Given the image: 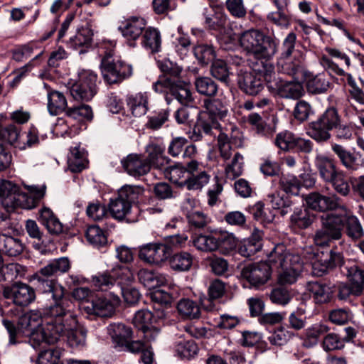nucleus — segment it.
Listing matches in <instances>:
<instances>
[{"label":"nucleus","instance_id":"obj_1","mask_svg":"<svg viewBox=\"0 0 364 364\" xmlns=\"http://www.w3.org/2000/svg\"><path fill=\"white\" fill-rule=\"evenodd\" d=\"M43 318L41 314L37 311H31L22 315L18 321V326L7 319H4L2 323L9 335V343L15 345L21 336L29 338V343L36 349L41 344L49 345L58 342L59 333L62 332L61 326H55V317L45 314Z\"/></svg>","mask_w":364,"mask_h":364},{"label":"nucleus","instance_id":"obj_2","mask_svg":"<svg viewBox=\"0 0 364 364\" xmlns=\"http://www.w3.org/2000/svg\"><path fill=\"white\" fill-rule=\"evenodd\" d=\"M321 228L314 235V243L318 246H328L335 240L341 239L343 230L353 240L360 239L364 231L358 218L345 205H341L336 213L323 214L321 218Z\"/></svg>","mask_w":364,"mask_h":364},{"label":"nucleus","instance_id":"obj_3","mask_svg":"<svg viewBox=\"0 0 364 364\" xmlns=\"http://www.w3.org/2000/svg\"><path fill=\"white\" fill-rule=\"evenodd\" d=\"M203 111L198 113L197 122L189 137L192 141L202 139L203 134H211L213 128H218L219 120H223L228 114L227 102L220 98H207L203 100Z\"/></svg>","mask_w":364,"mask_h":364},{"label":"nucleus","instance_id":"obj_4","mask_svg":"<svg viewBox=\"0 0 364 364\" xmlns=\"http://www.w3.org/2000/svg\"><path fill=\"white\" fill-rule=\"evenodd\" d=\"M239 41L242 49L255 58V61L250 63L252 70L254 64L269 61L277 52L278 43L276 39L257 29L244 31Z\"/></svg>","mask_w":364,"mask_h":364},{"label":"nucleus","instance_id":"obj_5","mask_svg":"<svg viewBox=\"0 0 364 364\" xmlns=\"http://www.w3.org/2000/svg\"><path fill=\"white\" fill-rule=\"evenodd\" d=\"M253 70L263 76L269 90L285 99L298 100L304 94L302 85L298 82L284 81L277 77L274 66L270 61L253 65Z\"/></svg>","mask_w":364,"mask_h":364},{"label":"nucleus","instance_id":"obj_6","mask_svg":"<svg viewBox=\"0 0 364 364\" xmlns=\"http://www.w3.org/2000/svg\"><path fill=\"white\" fill-rule=\"evenodd\" d=\"M268 262L275 267H280L279 282L282 284L295 283L302 269V262L299 255L286 251L283 244H277L268 254Z\"/></svg>","mask_w":364,"mask_h":364},{"label":"nucleus","instance_id":"obj_7","mask_svg":"<svg viewBox=\"0 0 364 364\" xmlns=\"http://www.w3.org/2000/svg\"><path fill=\"white\" fill-rule=\"evenodd\" d=\"M143 192V189L136 186L126 185L122 187L117 196L111 199L109 203V211L114 219L127 223H134L138 220V210L133 209L134 203Z\"/></svg>","mask_w":364,"mask_h":364},{"label":"nucleus","instance_id":"obj_8","mask_svg":"<svg viewBox=\"0 0 364 364\" xmlns=\"http://www.w3.org/2000/svg\"><path fill=\"white\" fill-rule=\"evenodd\" d=\"M33 281L40 291L50 294L54 301L53 305L45 309V314L59 318L60 315L68 314L70 324H73L74 321L70 314V307H72L73 304L69 299L65 297V288L55 280L48 278H34L33 275Z\"/></svg>","mask_w":364,"mask_h":364},{"label":"nucleus","instance_id":"obj_9","mask_svg":"<svg viewBox=\"0 0 364 364\" xmlns=\"http://www.w3.org/2000/svg\"><path fill=\"white\" fill-rule=\"evenodd\" d=\"M218 146L220 156L224 161L230 160L232 157L225 168L226 177L233 180L240 176L243 172L244 156L238 151H235L232 146L242 147V139L236 137L230 139L226 134L221 132L218 136Z\"/></svg>","mask_w":364,"mask_h":364},{"label":"nucleus","instance_id":"obj_10","mask_svg":"<svg viewBox=\"0 0 364 364\" xmlns=\"http://www.w3.org/2000/svg\"><path fill=\"white\" fill-rule=\"evenodd\" d=\"M341 122V116L337 109L329 107L315 121L309 124L306 134L318 143L328 141L331 134L330 131L335 129Z\"/></svg>","mask_w":364,"mask_h":364},{"label":"nucleus","instance_id":"obj_11","mask_svg":"<svg viewBox=\"0 0 364 364\" xmlns=\"http://www.w3.org/2000/svg\"><path fill=\"white\" fill-rule=\"evenodd\" d=\"M133 280V275L128 267L117 266L110 270L98 273L92 277V283L97 291H109L127 285Z\"/></svg>","mask_w":364,"mask_h":364},{"label":"nucleus","instance_id":"obj_12","mask_svg":"<svg viewBox=\"0 0 364 364\" xmlns=\"http://www.w3.org/2000/svg\"><path fill=\"white\" fill-rule=\"evenodd\" d=\"M101 71L105 80L109 84H114L129 77L133 73V68L130 64L114 59L112 53L109 52L102 58Z\"/></svg>","mask_w":364,"mask_h":364},{"label":"nucleus","instance_id":"obj_13","mask_svg":"<svg viewBox=\"0 0 364 364\" xmlns=\"http://www.w3.org/2000/svg\"><path fill=\"white\" fill-rule=\"evenodd\" d=\"M153 89L156 92H169L182 105H186L193 101L191 92L181 79L161 78L154 83Z\"/></svg>","mask_w":364,"mask_h":364},{"label":"nucleus","instance_id":"obj_14","mask_svg":"<svg viewBox=\"0 0 364 364\" xmlns=\"http://www.w3.org/2000/svg\"><path fill=\"white\" fill-rule=\"evenodd\" d=\"M79 78L71 87L70 94L76 100L88 101L97 92V74L90 70H83L79 73Z\"/></svg>","mask_w":364,"mask_h":364},{"label":"nucleus","instance_id":"obj_15","mask_svg":"<svg viewBox=\"0 0 364 364\" xmlns=\"http://www.w3.org/2000/svg\"><path fill=\"white\" fill-rule=\"evenodd\" d=\"M70 314L74 321L73 324H70L68 314L60 315L59 318L55 317V326H61L63 331L59 334L58 341L60 338L66 336L69 345L72 347L83 346L86 342V333L82 330L77 329V320L76 315L72 311V307H70Z\"/></svg>","mask_w":364,"mask_h":364},{"label":"nucleus","instance_id":"obj_16","mask_svg":"<svg viewBox=\"0 0 364 364\" xmlns=\"http://www.w3.org/2000/svg\"><path fill=\"white\" fill-rule=\"evenodd\" d=\"M109 297H99L91 302H87L83 306L84 311L90 316L97 317H110L114 311L115 308L119 305L120 299L114 291H110Z\"/></svg>","mask_w":364,"mask_h":364},{"label":"nucleus","instance_id":"obj_17","mask_svg":"<svg viewBox=\"0 0 364 364\" xmlns=\"http://www.w3.org/2000/svg\"><path fill=\"white\" fill-rule=\"evenodd\" d=\"M271 264L257 262L245 266L241 272L242 277L247 280L252 286L259 287L270 279L272 267Z\"/></svg>","mask_w":364,"mask_h":364},{"label":"nucleus","instance_id":"obj_18","mask_svg":"<svg viewBox=\"0 0 364 364\" xmlns=\"http://www.w3.org/2000/svg\"><path fill=\"white\" fill-rule=\"evenodd\" d=\"M169 256V248L163 243H148L139 248V258L148 264L161 265Z\"/></svg>","mask_w":364,"mask_h":364},{"label":"nucleus","instance_id":"obj_19","mask_svg":"<svg viewBox=\"0 0 364 364\" xmlns=\"http://www.w3.org/2000/svg\"><path fill=\"white\" fill-rule=\"evenodd\" d=\"M3 294L5 298L11 299L16 305L20 306H28L36 299L33 289L21 282H17L11 287H5Z\"/></svg>","mask_w":364,"mask_h":364},{"label":"nucleus","instance_id":"obj_20","mask_svg":"<svg viewBox=\"0 0 364 364\" xmlns=\"http://www.w3.org/2000/svg\"><path fill=\"white\" fill-rule=\"evenodd\" d=\"M25 188L28 190V193L19 191L14 205V209L16 208L28 210L33 209L37 206L46 194V185L40 186L25 185Z\"/></svg>","mask_w":364,"mask_h":364},{"label":"nucleus","instance_id":"obj_21","mask_svg":"<svg viewBox=\"0 0 364 364\" xmlns=\"http://www.w3.org/2000/svg\"><path fill=\"white\" fill-rule=\"evenodd\" d=\"M340 200L336 195L326 196L318 192L311 193L306 198V203L310 208L321 212L339 209L342 205Z\"/></svg>","mask_w":364,"mask_h":364},{"label":"nucleus","instance_id":"obj_22","mask_svg":"<svg viewBox=\"0 0 364 364\" xmlns=\"http://www.w3.org/2000/svg\"><path fill=\"white\" fill-rule=\"evenodd\" d=\"M341 267L342 272L347 277L350 285L353 287L355 296L360 295L364 287V267L353 262H343Z\"/></svg>","mask_w":364,"mask_h":364},{"label":"nucleus","instance_id":"obj_23","mask_svg":"<svg viewBox=\"0 0 364 364\" xmlns=\"http://www.w3.org/2000/svg\"><path fill=\"white\" fill-rule=\"evenodd\" d=\"M121 164L124 171L134 177L144 176L151 169L145 157L136 154H129L121 160Z\"/></svg>","mask_w":364,"mask_h":364},{"label":"nucleus","instance_id":"obj_24","mask_svg":"<svg viewBox=\"0 0 364 364\" xmlns=\"http://www.w3.org/2000/svg\"><path fill=\"white\" fill-rule=\"evenodd\" d=\"M146 21L144 18L132 16L121 22L118 30L127 41H136L146 28Z\"/></svg>","mask_w":364,"mask_h":364},{"label":"nucleus","instance_id":"obj_25","mask_svg":"<svg viewBox=\"0 0 364 364\" xmlns=\"http://www.w3.org/2000/svg\"><path fill=\"white\" fill-rule=\"evenodd\" d=\"M261 75L252 70L251 72H245L238 80L240 88L249 95H257L263 89V80L260 78Z\"/></svg>","mask_w":364,"mask_h":364},{"label":"nucleus","instance_id":"obj_26","mask_svg":"<svg viewBox=\"0 0 364 364\" xmlns=\"http://www.w3.org/2000/svg\"><path fill=\"white\" fill-rule=\"evenodd\" d=\"M88 164L87 154L80 144H75L70 146L68 155V166L69 170L73 173L80 172L85 169Z\"/></svg>","mask_w":364,"mask_h":364},{"label":"nucleus","instance_id":"obj_27","mask_svg":"<svg viewBox=\"0 0 364 364\" xmlns=\"http://www.w3.org/2000/svg\"><path fill=\"white\" fill-rule=\"evenodd\" d=\"M262 232L255 228L251 236L244 240L239 246L238 252L244 257H250L259 252L262 247Z\"/></svg>","mask_w":364,"mask_h":364},{"label":"nucleus","instance_id":"obj_28","mask_svg":"<svg viewBox=\"0 0 364 364\" xmlns=\"http://www.w3.org/2000/svg\"><path fill=\"white\" fill-rule=\"evenodd\" d=\"M314 164L321 178L326 182L333 180L340 172L337 171L333 161L323 154H318L315 157Z\"/></svg>","mask_w":364,"mask_h":364},{"label":"nucleus","instance_id":"obj_29","mask_svg":"<svg viewBox=\"0 0 364 364\" xmlns=\"http://www.w3.org/2000/svg\"><path fill=\"white\" fill-rule=\"evenodd\" d=\"M70 267V261L67 257H60L49 262L34 274V278L39 277L47 278L59 273H65Z\"/></svg>","mask_w":364,"mask_h":364},{"label":"nucleus","instance_id":"obj_30","mask_svg":"<svg viewBox=\"0 0 364 364\" xmlns=\"http://www.w3.org/2000/svg\"><path fill=\"white\" fill-rule=\"evenodd\" d=\"M138 279L145 287L151 289L168 284V279L166 274H160L146 269H140Z\"/></svg>","mask_w":364,"mask_h":364},{"label":"nucleus","instance_id":"obj_31","mask_svg":"<svg viewBox=\"0 0 364 364\" xmlns=\"http://www.w3.org/2000/svg\"><path fill=\"white\" fill-rule=\"evenodd\" d=\"M165 147L162 144L151 143L146 147L147 162L151 166L161 168L164 164H168L170 159L164 155Z\"/></svg>","mask_w":364,"mask_h":364},{"label":"nucleus","instance_id":"obj_32","mask_svg":"<svg viewBox=\"0 0 364 364\" xmlns=\"http://www.w3.org/2000/svg\"><path fill=\"white\" fill-rule=\"evenodd\" d=\"M149 96L147 92L130 95L127 98V106L133 116L139 117L148 111Z\"/></svg>","mask_w":364,"mask_h":364},{"label":"nucleus","instance_id":"obj_33","mask_svg":"<svg viewBox=\"0 0 364 364\" xmlns=\"http://www.w3.org/2000/svg\"><path fill=\"white\" fill-rule=\"evenodd\" d=\"M19 191V187L11 181L0 182V199L2 205L8 210H14V205Z\"/></svg>","mask_w":364,"mask_h":364},{"label":"nucleus","instance_id":"obj_34","mask_svg":"<svg viewBox=\"0 0 364 364\" xmlns=\"http://www.w3.org/2000/svg\"><path fill=\"white\" fill-rule=\"evenodd\" d=\"M92 36V31L89 28L82 27L75 36L70 38L67 45L69 48L78 50L79 53H82L85 48L90 45Z\"/></svg>","mask_w":364,"mask_h":364},{"label":"nucleus","instance_id":"obj_35","mask_svg":"<svg viewBox=\"0 0 364 364\" xmlns=\"http://www.w3.org/2000/svg\"><path fill=\"white\" fill-rule=\"evenodd\" d=\"M24 249L22 241L12 236L0 235V251L9 257L20 255Z\"/></svg>","mask_w":364,"mask_h":364},{"label":"nucleus","instance_id":"obj_36","mask_svg":"<svg viewBox=\"0 0 364 364\" xmlns=\"http://www.w3.org/2000/svg\"><path fill=\"white\" fill-rule=\"evenodd\" d=\"M150 298L154 303V310L158 318H164V308L170 305L173 299L172 295L164 290L156 289L150 293Z\"/></svg>","mask_w":364,"mask_h":364},{"label":"nucleus","instance_id":"obj_37","mask_svg":"<svg viewBox=\"0 0 364 364\" xmlns=\"http://www.w3.org/2000/svg\"><path fill=\"white\" fill-rule=\"evenodd\" d=\"M47 100V108L50 114L58 115L64 111L66 112L68 102L63 93L56 90L48 91Z\"/></svg>","mask_w":364,"mask_h":364},{"label":"nucleus","instance_id":"obj_38","mask_svg":"<svg viewBox=\"0 0 364 364\" xmlns=\"http://www.w3.org/2000/svg\"><path fill=\"white\" fill-rule=\"evenodd\" d=\"M141 44L151 53H158L161 48V36L160 31L154 27L145 28L142 36Z\"/></svg>","mask_w":364,"mask_h":364},{"label":"nucleus","instance_id":"obj_39","mask_svg":"<svg viewBox=\"0 0 364 364\" xmlns=\"http://www.w3.org/2000/svg\"><path fill=\"white\" fill-rule=\"evenodd\" d=\"M193 245L200 252H213L218 250L217 237L212 234H198L192 237Z\"/></svg>","mask_w":364,"mask_h":364},{"label":"nucleus","instance_id":"obj_40","mask_svg":"<svg viewBox=\"0 0 364 364\" xmlns=\"http://www.w3.org/2000/svg\"><path fill=\"white\" fill-rule=\"evenodd\" d=\"M39 220L50 234L58 235L63 232V224L50 208H43L40 210Z\"/></svg>","mask_w":364,"mask_h":364},{"label":"nucleus","instance_id":"obj_41","mask_svg":"<svg viewBox=\"0 0 364 364\" xmlns=\"http://www.w3.org/2000/svg\"><path fill=\"white\" fill-rule=\"evenodd\" d=\"M171 269L175 272H182L188 271L193 261L191 254L188 252H180L168 257Z\"/></svg>","mask_w":364,"mask_h":364},{"label":"nucleus","instance_id":"obj_42","mask_svg":"<svg viewBox=\"0 0 364 364\" xmlns=\"http://www.w3.org/2000/svg\"><path fill=\"white\" fill-rule=\"evenodd\" d=\"M179 315L186 319H196L200 316L199 305L190 299H181L177 304Z\"/></svg>","mask_w":364,"mask_h":364},{"label":"nucleus","instance_id":"obj_43","mask_svg":"<svg viewBox=\"0 0 364 364\" xmlns=\"http://www.w3.org/2000/svg\"><path fill=\"white\" fill-rule=\"evenodd\" d=\"M307 288L316 303L324 304L331 300V290L326 284L317 282H310L308 283Z\"/></svg>","mask_w":364,"mask_h":364},{"label":"nucleus","instance_id":"obj_44","mask_svg":"<svg viewBox=\"0 0 364 364\" xmlns=\"http://www.w3.org/2000/svg\"><path fill=\"white\" fill-rule=\"evenodd\" d=\"M330 86V82L323 74L310 75L306 80L307 90L312 94L325 93Z\"/></svg>","mask_w":364,"mask_h":364},{"label":"nucleus","instance_id":"obj_45","mask_svg":"<svg viewBox=\"0 0 364 364\" xmlns=\"http://www.w3.org/2000/svg\"><path fill=\"white\" fill-rule=\"evenodd\" d=\"M65 114L68 119L76 120L78 122L91 121L93 118L91 107L85 104L67 109Z\"/></svg>","mask_w":364,"mask_h":364},{"label":"nucleus","instance_id":"obj_46","mask_svg":"<svg viewBox=\"0 0 364 364\" xmlns=\"http://www.w3.org/2000/svg\"><path fill=\"white\" fill-rule=\"evenodd\" d=\"M331 149L337 155L342 164L346 168L350 170L358 168L356 157L350 151H347L342 145L332 143Z\"/></svg>","mask_w":364,"mask_h":364},{"label":"nucleus","instance_id":"obj_47","mask_svg":"<svg viewBox=\"0 0 364 364\" xmlns=\"http://www.w3.org/2000/svg\"><path fill=\"white\" fill-rule=\"evenodd\" d=\"M170 109L166 107L154 111L147 117L146 127L152 130L160 129L168 119Z\"/></svg>","mask_w":364,"mask_h":364},{"label":"nucleus","instance_id":"obj_48","mask_svg":"<svg viewBox=\"0 0 364 364\" xmlns=\"http://www.w3.org/2000/svg\"><path fill=\"white\" fill-rule=\"evenodd\" d=\"M218 250L223 255L231 253L237 247L238 240L232 232H223L217 237Z\"/></svg>","mask_w":364,"mask_h":364},{"label":"nucleus","instance_id":"obj_49","mask_svg":"<svg viewBox=\"0 0 364 364\" xmlns=\"http://www.w3.org/2000/svg\"><path fill=\"white\" fill-rule=\"evenodd\" d=\"M195 87L198 93L204 96H215L218 92V85L208 77H198L196 78Z\"/></svg>","mask_w":364,"mask_h":364},{"label":"nucleus","instance_id":"obj_50","mask_svg":"<svg viewBox=\"0 0 364 364\" xmlns=\"http://www.w3.org/2000/svg\"><path fill=\"white\" fill-rule=\"evenodd\" d=\"M316 259L323 265L326 266L328 271L334 269L337 265H343V257L339 252L333 250L321 252L316 255Z\"/></svg>","mask_w":364,"mask_h":364},{"label":"nucleus","instance_id":"obj_51","mask_svg":"<svg viewBox=\"0 0 364 364\" xmlns=\"http://www.w3.org/2000/svg\"><path fill=\"white\" fill-rule=\"evenodd\" d=\"M320 63L323 68L329 72L333 73L338 76H345L347 77L348 82L351 87H356V83L351 74L345 72L338 65L331 60L327 56L323 55L320 58Z\"/></svg>","mask_w":364,"mask_h":364},{"label":"nucleus","instance_id":"obj_52","mask_svg":"<svg viewBox=\"0 0 364 364\" xmlns=\"http://www.w3.org/2000/svg\"><path fill=\"white\" fill-rule=\"evenodd\" d=\"M314 218V215L309 213L306 208H295L291 216V221L298 228L305 229L312 224Z\"/></svg>","mask_w":364,"mask_h":364},{"label":"nucleus","instance_id":"obj_53","mask_svg":"<svg viewBox=\"0 0 364 364\" xmlns=\"http://www.w3.org/2000/svg\"><path fill=\"white\" fill-rule=\"evenodd\" d=\"M109 331L112 337L122 346L132 336L131 328L120 323L110 325Z\"/></svg>","mask_w":364,"mask_h":364},{"label":"nucleus","instance_id":"obj_54","mask_svg":"<svg viewBox=\"0 0 364 364\" xmlns=\"http://www.w3.org/2000/svg\"><path fill=\"white\" fill-rule=\"evenodd\" d=\"M268 296L272 304L282 306L287 305L292 299L291 291L284 287L273 288Z\"/></svg>","mask_w":364,"mask_h":364},{"label":"nucleus","instance_id":"obj_55","mask_svg":"<svg viewBox=\"0 0 364 364\" xmlns=\"http://www.w3.org/2000/svg\"><path fill=\"white\" fill-rule=\"evenodd\" d=\"M85 236L87 240L96 247H103L107 243V238L104 231L97 225L88 227Z\"/></svg>","mask_w":364,"mask_h":364},{"label":"nucleus","instance_id":"obj_56","mask_svg":"<svg viewBox=\"0 0 364 364\" xmlns=\"http://www.w3.org/2000/svg\"><path fill=\"white\" fill-rule=\"evenodd\" d=\"M292 336L293 333L291 331L284 327H279L269 332L267 339L272 346H282L287 344Z\"/></svg>","mask_w":364,"mask_h":364},{"label":"nucleus","instance_id":"obj_57","mask_svg":"<svg viewBox=\"0 0 364 364\" xmlns=\"http://www.w3.org/2000/svg\"><path fill=\"white\" fill-rule=\"evenodd\" d=\"M267 200L273 209L280 210V213L283 215L291 210V202L287 198L284 199L279 193L269 194Z\"/></svg>","mask_w":364,"mask_h":364},{"label":"nucleus","instance_id":"obj_58","mask_svg":"<svg viewBox=\"0 0 364 364\" xmlns=\"http://www.w3.org/2000/svg\"><path fill=\"white\" fill-rule=\"evenodd\" d=\"M176 352L181 358L189 360L197 355L198 347L192 340L181 341L176 346Z\"/></svg>","mask_w":364,"mask_h":364},{"label":"nucleus","instance_id":"obj_59","mask_svg":"<svg viewBox=\"0 0 364 364\" xmlns=\"http://www.w3.org/2000/svg\"><path fill=\"white\" fill-rule=\"evenodd\" d=\"M209 179L210 176L205 171H200L197 174L187 176L184 185L188 190H199L208 183Z\"/></svg>","mask_w":364,"mask_h":364},{"label":"nucleus","instance_id":"obj_60","mask_svg":"<svg viewBox=\"0 0 364 364\" xmlns=\"http://www.w3.org/2000/svg\"><path fill=\"white\" fill-rule=\"evenodd\" d=\"M193 53L198 60L203 65H207L213 61L215 53L213 48L208 45H198L193 48Z\"/></svg>","mask_w":364,"mask_h":364},{"label":"nucleus","instance_id":"obj_61","mask_svg":"<svg viewBox=\"0 0 364 364\" xmlns=\"http://www.w3.org/2000/svg\"><path fill=\"white\" fill-rule=\"evenodd\" d=\"M247 122L258 134L262 136H269L272 134L270 127L259 114H250L247 118Z\"/></svg>","mask_w":364,"mask_h":364},{"label":"nucleus","instance_id":"obj_62","mask_svg":"<svg viewBox=\"0 0 364 364\" xmlns=\"http://www.w3.org/2000/svg\"><path fill=\"white\" fill-rule=\"evenodd\" d=\"M296 136L289 131L279 133L274 140L275 145L281 150L289 151L294 149Z\"/></svg>","mask_w":364,"mask_h":364},{"label":"nucleus","instance_id":"obj_63","mask_svg":"<svg viewBox=\"0 0 364 364\" xmlns=\"http://www.w3.org/2000/svg\"><path fill=\"white\" fill-rule=\"evenodd\" d=\"M280 185L287 193L297 196L301 187L300 180L295 176L287 174L280 178Z\"/></svg>","mask_w":364,"mask_h":364},{"label":"nucleus","instance_id":"obj_64","mask_svg":"<svg viewBox=\"0 0 364 364\" xmlns=\"http://www.w3.org/2000/svg\"><path fill=\"white\" fill-rule=\"evenodd\" d=\"M21 129L10 124L6 126L0 125V139L6 141L10 144H16L20 135Z\"/></svg>","mask_w":364,"mask_h":364}]
</instances>
